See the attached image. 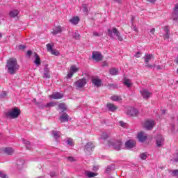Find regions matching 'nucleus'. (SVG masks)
Returning a JSON list of instances; mask_svg holds the SVG:
<instances>
[{"label":"nucleus","mask_w":178,"mask_h":178,"mask_svg":"<svg viewBox=\"0 0 178 178\" xmlns=\"http://www.w3.org/2000/svg\"><path fill=\"white\" fill-rule=\"evenodd\" d=\"M7 72L9 74H16L20 65L17 63V60L15 58H10L7 60L6 63Z\"/></svg>","instance_id":"nucleus-1"},{"label":"nucleus","mask_w":178,"mask_h":178,"mask_svg":"<svg viewBox=\"0 0 178 178\" xmlns=\"http://www.w3.org/2000/svg\"><path fill=\"white\" fill-rule=\"evenodd\" d=\"M107 33L111 40H115V37H116L118 41H123V36H122V34L116 27H113L111 29H107Z\"/></svg>","instance_id":"nucleus-2"},{"label":"nucleus","mask_w":178,"mask_h":178,"mask_svg":"<svg viewBox=\"0 0 178 178\" xmlns=\"http://www.w3.org/2000/svg\"><path fill=\"white\" fill-rule=\"evenodd\" d=\"M20 109L17 107H14L12 110L6 113V116L10 119H17L20 116Z\"/></svg>","instance_id":"nucleus-3"},{"label":"nucleus","mask_w":178,"mask_h":178,"mask_svg":"<svg viewBox=\"0 0 178 178\" xmlns=\"http://www.w3.org/2000/svg\"><path fill=\"white\" fill-rule=\"evenodd\" d=\"M122 140H111L108 141L109 147H113L116 151H120L122 149Z\"/></svg>","instance_id":"nucleus-4"},{"label":"nucleus","mask_w":178,"mask_h":178,"mask_svg":"<svg viewBox=\"0 0 178 178\" xmlns=\"http://www.w3.org/2000/svg\"><path fill=\"white\" fill-rule=\"evenodd\" d=\"M87 84V79L85 78L81 79L74 83V86L76 90H80V88H84Z\"/></svg>","instance_id":"nucleus-5"},{"label":"nucleus","mask_w":178,"mask_h":178,"mask_svg":"<svg viewBox=\"0 0 178 178\" xmlns=\"http://www.w3.org/2000/svg\"><path fill=\"white\" fill-rule=\"evenodd\" d=\"M140 92L144 99H149L152 95V92L147 89H142L140 90Z\"/></svg>","instance_id":"nucleus-6"},{"label":"nucleus","mask_w":178,"mask_h":178,"mask_svg":"<svg viewBox=\"0 0 178 178\" xmlns=\"http://www.w3.org/2000/svg\"><path fill=\"white\" fill-rule=\"evenodd\" d=\"M154 126H155V121L152 120H147L145 122V129L146 130H151L152 129H154Z\"/></svg>","instance_id":"nucleus-7"},{"label":"nucleus","mask_w":178,"mask_h":178,"mask_svg":"<svg viewBox=\"0 0 178 178\" xmlns=\"http://www.w3.org/2000/svg\"><path fill=\"white\" fill-rule=\"evenodd\" d=\"M92 58L97 62H101L103 59L102 54H99V51H93L92 54Z\"/></svg>","instance_id":"nucleus-8"},{"label":"nucleus","mask_w":178,"mask_h":178,"mask_svg":"<svg viewBox=\"0 0 178 178\" xmlns=\"http://www.w3.org/2000/svg\"><path fill=\"white\" fill-rule=\"evenodd\" d=\"M127 115L128 116H137L138 115V110L133 107H129L127 111Z\"/></svg>","instance_id":"nucleus-9"},{"label":"nucleus","mask_w":178,"mask_h":178,"mask_svg":"<svg viewBox=\"0 0 178 178\" xmlns=\"http://www.w3.org/2000/svg\"><path fill=\"white\" fill-rule=\"evenodd\" d=\"M165 139L162 136V135H158L156 138V147H162L164 144Z\"/></svg>","instance_id":"nucleus-10"},{"label":"nucleus","mask_w":178,"mask_h":178,"mask_svg":"<svg viewBox=\"0 0 178 178\" xmlns=\"http://www.w3.org/2000/svg\"><path fill=\"white\" fill-rule=\"evenodd\" d=\"M125 147L127 149H131L136 147V141L133 140H127L125 143Z\"/></svg>","instance_id":"nucleus-11"},{"label":"nucleus","mask_w":178,"mask_h":178,"mask_svg":"<svg viewBox=\"0 0 178 178\" xmlns=\"http://www.w3.org/2000/svg\"><path fill=\"white\" fill-rule=\"evenodd\" d=\"M172 17V19L175 21L178 20V2L175 4L173 8Z\"/></svg>","instance_id":"nucleus-12"},{"label":"nucleus","mask_w":178,"mask_h":178,"mask_svg":"<svg viewBox=\"0 0 178 178\" xmlns=\"http://www.w3.org/2000/svg\"><path fill=\"white\" fill-rule=\"evenodd\" d=\"M147 138H148V136L144 132H140L138 134V139L140 143H144Z\"/></svg>","instance_id":"nucleus-13"},{"label":"nucleus","mask_w":178,"mask_h":178,"mask_svg":"<svg viewBox=\"0 0 178 178\" xmlns=\"http://www.w3.org/2000/svg\"><path fill=\"white\" fill-rule=\"evenodd\" d=\"M92 148H94V144L92 142H88L84 148L85 152H91L92 151Z\"/></svg>","instance_id":"nucleus-14"},{"label":"nucleus","mask_w":178,"mask_h":178,"mask_svg":"<svg viewBox=\"0 0 178 178\" xmlns=\"http://www.w3.org/2000/svg\"><path fill=\"white\" fill-rule=\"evenodd\" d=\"M25 162L26 161L22 159H19L17 160L16 165H17V169H19V170H22V169H23Z\"/></svg>","instance_id":"nucleus-15"},{"label":"nucleus","mask_w":178,"mask_h":178,"mask_svg":"<svg viewBox=\"0 0 178 178\" xmlns=\"http://www.w3.org/2000/svg\"><path fill=\"white\" fill-rule=\"evenodd\" d=\"M3 152L6 154V155H13V152H15V149L11 147H6L3 149Z\"/></svg>","instance_id":"nucleus-16"},{"label":"nucleus","mask_w":178,"mask_h":178,"mask_svg":"<svg viewBox=\"0 0 178 178\" xmlns=\"http://www.w3.org/2000/svg\"><path fill=\"white\" fill-rule=\"evenodd\" d=\"M43 79H51V72L48 66H45L44 68V76Z\"/></svg>","instance_id":"nucleus-17"},{"label":"nucleus","mask_w":178,"mask_h":178,"mask_svg":"<svg viewBox=\"0 0 178 178\" xmlns=\"http://www.w3.org/2000/svg\"><path fill=\"white\" fill-rule=\"evenodd\" d=\"M63 97V94L60 92H54L49 96V98H52L53 99H62Z\"/></svg>","instance_id":"nucleus-18"},{"label":"nucleus","mask_w":178,"mask_h":178,"mask_svg":"<svg viewBox=\"0 0 178 178\" xmlns=\"http://www.w3.org/2000/svg\"><path fill=\"white\" fill-rule=\"evenodd\" d=\"M59 120L63 123L65 122H69V115H67V113H63L59 118Z\"/></svg>","instance_id":"nucleus-19"},{"label":"nucleus","mask_w":178,"mask_h":178,"mask_svg":"<svg viewBox=\"0 0 178 178\" xmlns=\"http://www.w3.org/2000/svg\"><path fill=\"white\" fill-rule=\"evenodd\" d=\"M63 29H62V26H56L54 29L53 31L51 32V33L53 34V35H56L58 34H60V33L62 32Z\"/></svg>","instance_id":"nucleus-20"},{"label":"nucleus","mask_w":178,"mask_h":178,"mask_svg":"<svg viewBox=\"0 0 178 178\" xmlns=\"http://www.w3.org/2000/svg\"><path fill=\"white\" fill-rule=\"evenodd\" d=\"M92 84L95 85V87H101V84H102V81L99 79H92Z\"/></svg>","instance_id":"nucleus-21"},{"label":"nucleus","mask_w":178,"mask_h":178,"mask_svg":"<svg viewBox=\"0 0 178 178\" xmlns=\"http://www.w3.org/2000/svg\"><path fill=\"white\" fill-rule=\"evenodd\" d=\"M34 58L35 60L33 61V63H35V65H36V66H40V65H41V58H40L38 54H37V53H34Z\"/></svg>","instance_id":"nucleus-22"},{"label":"nucleus","mask_w":178,"mask_h":178,"mask_svg":"<svg viewBox=\"0 0 178 178\" xmlns=\"http://www.w3.org/2000/svg\"><path fill=\"white\" fill-rule=\"evenodd\" d=\"M154 59V55L152 54H145L144 56V60L145 63H149V60Z\"/></svg>","instance_id":"nucleus-23"},{"label":"nucleus","mask_w":178,"mask_h":178,"mask_svg":"<svg viewBox=\"0 0 178 178\" xmlns=\"http://www.w3.org/2000/svg\"><path fill=\"white\" fill-rule=\"evenodd\" d=\"M107 108L110 112H115V111L118 109V107L116 106H114L113 104H108Z\"/></svg>","instance_id":"nucleus-24"},{"label":"nucleus","mask_w":178,"mask_h":178,"mask_svg":"<svg viewBox=\"0 0 178 178\" xmlns=\"http://www.w3.org/2000/svg\"><path fill=\"white\" fill-rule=\"evenodd\" d=\"M51 134H52L53 137H54V138H56V140H58V138H59L60 137V131H59L53 130L51 131Z\"/></svg>","instance_id":"nucleus-25"},{"label":"nucleus","mask_w":178,"mask_h":178,"mask_svg":"<svg viewBox=\"0 0 178 178\" xmlns=\"http://www.w3.org/2000/svg\"><path fill=\"white\" fill-rule=\"evenodd\" d=\"M18 15H19V10H13L9 13V16L13 18L16 17V16H17Z\"/></svg>","instance_id":"nucleus-26"},{"label":"nucleus","mask_w":178,"mask_h":178,"mask_svg":"<svg viewBox=\"0 0 178 178\" xmlns=\"http://www.w3.org/2000/svg\"><path fill=\"white\" fill-rule=\"evenodd\" d=\"M70 23H72V24H78L79 22H80V19L79 18V17H74L71 19H70Z\"/></svg>","instance_id":"nucleus-27"},{"label":"nucleus","mask_w":178,"mask_h":178,"mask_svg":"<svg viewBox=\"0 0 178 178\" xmlns=\"http://www.w3.org/2000/svg\"><path fill=\"white\" fill-rule=\"evenodd\" d=\"M54 106H56V102H50L44 105V108H54Z\"/></svg>","instance_id":"nucleus-28"},{"label":"nucleus","mask_w":178,"mask_h":178,"mask_svg":"<svg viewBox=\"0 0 178 178\" xmlns=\"http://www.w3.org/2000/svg\"><path fill=\"white\" fill-rule=\"evenodd\" d=\"M109 72H110V74H111V76H117V74H118V73H119V71L116 68H111V69H110Z\"/></svg>","instance_id":"nucleus-29"},{"label":"nucleus","mask_w":178,"mask_h":178,"mask_svg":"<svg viewBox=\"0 0 178 178\" xmlns=\"http://www.w3.org/2000/svg\"><path fill=\"white\" fill-rule=\"evenodd\" d=\"M72 37L74 38V40H80V33H79L77 31H75L72 33Z\"/></svg>","instance_id":"nucleus-30"},{"label":"nucleus","mask_w":178,"mask_h":178,"mask_svg":"<svg viewBox=\"0 0 178 178\" xmlns=\"http://www.w3.org/2000/svg\"><path fill=\"white\" fill-rule=\"evenodd\" d=\"M109 137V134L106 132H103L100 136L101 140H106Z\"/></svg>","instance_id":"nucleus-31"},{"label":"nucleus","mask_w":178,"mask_h":178,"mask_svg":"<svg viewBox=\"0 0 178 178\" xmlns=\"http://www.w3.org/2000/svg\"><path fill=\"white\" fill-rule=\"evenodd\" d=\"M70 71H71L72 73H77L79 72V68L76 67V65L71 66Z\"/></svg>","instance_id":"nucleus-32"},{"label":"nucleus","mask_w":178,"mask_h":178,"mask_svg":"<svg viewBox=\"0 0 178 178\" xmlns=\"http://www.w3.org/2000/svg\"><path fill=\"white\" fill-rule=\"evenodd\" d=\"M36 105L39 109H44L45 108V104H42L41 102H36Z\"/></svg>","instance_id":"nucleus-33"},{"label":"nucleus","mask_w":178,"mask_h":178,"mask_svg":"<svg viewBox=\"0 0 178 178\" xmlns=\"http://www.w3.org/2000/svg\"><path fill=\"white\" fill-rule=\"evenodd\" d=\"M111 99L112 101H122V98L118 95L111 96Z\"/></svg>","instance_id":"nucleus-34"},{"label":"nucleus","mask_w":178,"mask_h":178,"mask_svg":"<svg viewBox=\"0 0 178 178\" xmlns=\"http://www.w3.org/2000/svg\"><path fill=\"white\" fill-rule=\"evenodd\" d=\"M50 53L51 54V55H55V56H59V55H60V53H59V51L56 49H52Z\"/></svg>","instance_id":"nucleus-35"},{"label":"nucleus","mask_w":178,"mask_h":178,"mask_svg":"<svg viewBox=\"0 0 178 178\" xmlns=\"http://www.w3.org/2000/svg\"><path fill=\"white\" fill-rule=\"evenodd\" d=\"M46 47L48 52H50L54 49V44H51V43L47 44Z\"/></svg>","instance_id":"nucleus-36"},{"label":"nucleus","mask_w":178,"mask_h":178,"mask_svg":"<svg viewBox=\"0 0 178 178\" xmlns=\"http://www.w3.org/2000/svg\"><path fill=\"white\" fill-rule=\"evenodd\" d=\"M58 107L60 108V109H62L63 112H65V111H66V105H65V104L63 103H60L58 105Z\"/></svg>","instance_id":"nucleus-37"},{"label":"nucleus","mask_w":178,"mask_h":178,"mask_svg":"<svg viewBox=\"0 0 178 178\" xmlns=\"http://www.w3.org/2000/svg\"><path fill=\"white\" fill-rule=\"evenodd\" d=\"M97 175L98 174H97L95 172H88V173L86 174L88 177H94L95 176H97Z\"/></svg>","instance_id":"nucleus-38"},{"label":"nucleus","mask_w":178,"mask_h":178,"mask_svg":"<svg viewBox=\"0 0 178 178\" xmlns=\"http://www.w3.org/2000/svg\"><path fill=\"white\" fill-rule=\"evenodd\" d=\"M66 143L67 144V145H73V139L70 138H68L66 139Z\"/></svg>","instance_id":"nucleus-39"},{"label":"nucleus","mask_w":178,"mask_h":178,"mask_svg":"<svg viewBox=\"0 0 178 178\" xmlns=\"http://www.w3.org/2000/svg\"><path fill=\"white\" fill-rule=\"evenodd\" d=\"M124 86H127L128 88L131 87V83H130V80L127 79L124 81Z\"/></svg>","instance_id":"nucleus-40"},{"label":"nucleus","mask_w":178,"mask_h":178,"mask_svg":"<svg viewBox=\"0 0 178 178\" xmlns=\"http://www.w3.org/2000/svg\"><path fill=\"white\" fill-rule=\"evenodd\" d=\"M82 9H83V12L84 13H87V12H88V8L87 4H83V5L82 6Z\"/></svg>","instance_id":"nucleus-41"},{"label":"nucleus","mask_w":178,"mask_h":178,"mask_svg":"<svg viewBox=\"0 0 178 178\" xmlns=\"http://www.w3.org/2000/svg\"><path fill=\"white\" fill-rule=\"evenodd\" d=\"M107 87H108V88H113V89H115V88H118V85H115V84H113V83H108V85H107Z\"/></svg>","instance_id":"nucleus-42"},{"label":"nucleus","mask_w":178,"mask_h":178,"mask_svg":"<svg viewBox=\"0 0 178 178\" xmlns=\"http://www.w3.org/2000/svg\"><path fill=\"white\" fill-rule=\"evenodd\" d=\"M147 158H148V155L147 154V153H142L140 154V159H142L143 161L147 159Z\"/></svg>","instance_id":"nucleus-43"},{"label":"nucleus","mask_w":178,"mask_h":178,"mask_svg":"<svg viewBox=\"0 0 178 178\" xmlns=\"http://www.w3.org/2000/svg\"><path fill=\"white\" fill-rule=\"evenodd\" d=\"M171 175L173 177L178 176V170H173L172 171Z\"/></svg>","instance_id":"nucleus-44"},{"label":"nucleus","mask_w":178,"mask_h":178,"mask_svg":"<svg viewBox=\"0 0 178 178\" xmlns=\"http://www.w3.org/2000/svg\"><path fill=\"white\" fill-rule=\"evenodd\" d=\"M0 177L8 178V175L3 172V171H0Z\"/></svg>","instance_id":"nucleus-45"},{"label":"nucleus","mask_w":178,"mask_h":178,"mask_svg":"<svg viewBox=\"0 0 178 178\" xmlns=\"http://www.w3.org/2000/svg\"><path fill=\"white\" fill-rule=\"evenodd\" d=\"M23 141H24V144L26 145V149H30L31 147H30V146H29V145H30V142L28 140H23Z\"/></svg>","instance_id":"nucleus-46"},{"label":"nucleus","mask_w":178,"mask_h":178,"mask_svg":"<svg viewBox=\"0 0 178 178\" xmlns=\"http://www.w3.org/2000/svg\"><path fill=\"white\" fill-rule=\"evenodd\" d=\"M131 29L132 30H134V31H136V33H138V29H137L136 25H134V24H131Z\"/></svg>","instance_id":"nucleus-47"},{"label":"nucleus","mask_w":178,"mask_h":178,"mask_svg":"<svg viewBox=\"0 0 178 178\" xmlns=\"http://www.w3.org/2000/svg\"><path fill=\"white\" fill-rule=\"evenodd\" d=\"M18 49L21 51L26 49V45L20 44L18 46Z\"/></svg>","instance_id":"nucleus-48"},{"label":"nucleus","mask_w":178,"mask_h":178,"mask_svg":"<svg viewBox=\"0 0 178 178\" xmlns=\"http://www.w3.org/2000/svg\"><path fill=\"white\" fill-rule=\"evenodd\" d=\"M156 69V70H161V69H162V65H154V69Z\"/></svg>","instance_id":"nucleus-49"},{"label":"nucleus","mask_w":178,"mask_h":178,"mask_svg":"<svg viewBox=\"0 0 178 178\" xmlns=\"http://www.w3.org/2000/svg\"><path fill=\"white\" fill-rule=\"evenodd\" d=\"M73 74H74L72 71H70L69 73L67 74V78L71 79V77H73Z\"/></svg>","instance_id":"nucleus-50"},{"label":"nucleus","mask_w":178,"mask_h":178,"mask_svg":"<svg viewBox=\"0 0 178 178\" xmlns=\"http://www.w3.org/2000/svg\"><path fill=\"white\" fill-rule=\"evenodd\" d=\"M73 74H74L72 71H70L69 73L67 74V78L71 79V77H73Z\"/></svg>","instance_id":"nucleus-51"},{"label":"nucleus","mask_w":178,"mask_h":178,"mask_svg":"<svg viewBox=\"0 0 178 178\" xmlns=\"http://www.w3.org/2000/svg\"><path fill=\"white\" fill-rule=\"evenodd\" d=\"M145 66V67H147L148 69H154V65H152L151 64L147 63Z\"/></svg>","instance_id":"nucleus-52"},{"label":"nucleus","mask_w":178,"mask_h":178,"mask_svg":"<svg viewBox=\"0 0 178 178\" xmlns=\"http://www.w3.org/2000/svg\"><path fill=\"white\" fill-rule=\"evenodd\" d=\"M173 162H178V153H176L175 156L173 159Z\"/></svg>","instance_id":"nucleus-53"},{"label":"nucleus","mask_w":178,"mask_h":178,"mask_svg":"<svg viewBox=\"0 0 178 178\" xmlns=\"http://www.w3.org/2000/svg\"><path fill=\"white\" fill-rule=\"evenodd\" d=\"M112 170V167L111 166H107L106 169V173H109V172H111Z\"/></svg>","instance_id":"nucleus-54"},{"label":"nucleus","mask_w":178,"mask_h":178,"mask_svg":"<svg viewBox=\"0 0 178 178\" xmlns=\"http://www.w3.org/2000/svg\"><path fill=\"white\" fill-rule=\"evenodd\" d=\"M120 125L121 127H126V123L123 121H120Z\"/></svg>","instance_id":"nucleus-55"},{"label":"nucleus","mask_w":178,"mask_h":178,"mask_svg":"<svg viewBox=\"0 0 178 178\" xmlns=\"http://www.w3.org/2000/svg\"><path fill=\"white\" fill-rule=\"evenodd\" d=\"M33 55V51L31 50H28L27 51V56L30 58Z\"/></svg>","instance_id":"nucleus-56"},{"label":"nucleus","mask_w":178,"mask_h":178,"mask_svg":"<svg viewBox=\"0 0 178 178\" xmlns=\"http://www.w3.org/2000/svg\"><path fill=\"white\" fill-rule=\"evenodd\" d=\"M67 161H70V162H73L74 161V159L72 156L67 157Z\"/></svg>","instance_id":"nucleus-57"},{"label":"nucleus","mask_w":178,"mask_h":178,"mask_svg":"<svg viewBox=\"0 0 178 178\" xmlns=\"http://www.w3.org/2000/svg\"><path fill=\"white\" fill-rule=\"evenodd\" d=\"M93 35L95 37H99V35H101V34H99V33H98L97 31H95V32H93Z\"/></svg>","instance_id":"nucleus-58"},{"label":"nucleus","mask_w":178,"mask_h":178,"mask_svg":"<svg viewBox=\"0 0 178 178\" xmlns=\"http://www.w3.org/2000/svg\"><path fill=\"white\" fill-rule=\"evenodd\" d=\"M1 98H5L6 97V92H3L0 95Z\"/></svg>","instance_id":"nucleus-59"},{"label":"nucleus","mask_w":178,"mask_h":178,"mask_svg":"<svg viewBox=\"0 0 178 178\" xmlns=\"http://www.w3.org/2000/svg\"><path fill=\"white\" fill-rule=\"evenodd\" d=\"M164 30H165V33H169V27L168 26H165Z\"/></svg>","instance_id":"nucleus-60"},{"label":"nucleus","mask_w":178,"mask_h":178,"mask_svg":"<svg viewBox=\"0 0 178 178\" xmlns=\"http://www.w3.org/2000/svg\"><path fill=\"white\" fill-rule=\"evenodd\" d=\"M140 55H141V52L138 51V52H136L135 56H136V58H140Z\"/></svg>","instance_id":"nucleus-61"},{"label":"nucleus","mask_w":178,"mask_h":178,"mask_svg":"<svg viewBox=\"0 0 178 178\" xmlns=\"http://www.w3.org/2000/svg\"><path fill=\"white\" fill-rule=\"evenodd\" d=\"M49 175H50L51 177H55V176H56V174L54 172H50Z\"/></svg>","instance_id":"nucleus-62"},{"label":"nucleus","mask_w":178,"mask_h":178,"mask_svg":"<svg viewBox=\"0 0 178 178\" xmlns=\"http://www.w3.org/2000/svg\"><path fill=\"white\" fill-rule=\"evenodd\" d=\"M151 34H155V29L154 28L150 29Z\"/></svg>","instance_id":"nucleus-63"},{"label":"nucleus","mask_w":178,"mask_h":178,"mask_svg":"<svg viewBox=\"0 0 178 178\" xmlns=\"http://www.w3.org/2000/svg\"><path fill=\"white\" fill-rule=\"evenodd\" d=\"M164 38H166L167 40L169 39V33H165L164 35Z\"/></svg>","instance_id":"nucleus-64"}]
</instances>
